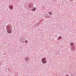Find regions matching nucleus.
I'll return each mask as SVG.
<instances>
[{
  "instance_id": "obj_17",
  "label": "nucleus",
  "mask_w": 76,
  "mask_h": 76,
  "mask_svg": "<svg viewBox=\"0 0 76 76\" xmlns=\"http://www.w3.org/2000/svg\"><path fill=\"white\" fill-rule=\"evenodd\" d=\"M6 29H7V30L8 29V27H7V26L6 27Z\"/></svg>"
},
{
  "instance_id": "obj_14",
  "label": "nucleus",
  "mask_w": 76,
  "mask_h": 76,
  "mask_svg": "<svg viewBox=\"0 0 76 76\" xmlns=\"http://www.w3.org/2000/svg\"><path fill=\"white\" fill-rule=\"evenodd\" d=\"M8 69L9 71H10V68H8Z\"/></svg>"
},
{
  "instance_id": "obj_4",
  "label": "nucleus",
  "mask_w": 76,
  "mask_h": 76,
  "mask_svg": "<svg viewBox=\"0 0 76 76\" xmlns=\"http://www.w3.org/2000/svg\"><path fill=\"white\" fill-rule=\"evenodd\" d=\"M7 32L8 34H11L12 31L10 29H7Z\"/></svg>"
},
{
  "instance_id": "obj_15",
  "label": "nucleus",
  "mask_w": 76,
  "mask_h": 76,
  "mask_svg": "<svg viewBox=\"0 0 76 76\" xmlns=\"http://www.w3.org/2000/svg\"><path fill=\"white\" fill-rule=\"evenodd\" d=\"M34 25L35 26H37V25L36 23Z\"/></svg>"
},
{
  "instance_id": "obj_9",
  "label": "nucleus",
  "mask_w": 76,
  "mask_h": 76,
  "mask_svg": "<svg viewBox=\"0 0 76 76\" xmlns=\"http://www.w3.org/2000/svg\"><path fill=\"white\" fill-rule=\"evenodd\" d=\"M36 10V7H34L33 9H32V11H35V10Z\"/></svg>"
},
{
  "instance_id": "obj_5",
  "label": "nucleus",
  "mask_w": 76,
  "mask_h": 76,
  "mask_svg": "<svg viewBox=\"0 0 76 76\" xmlns=\"http://www.w3.org/2000/svg\"><path fill=\"white\" fill-rule=\"evenodd\" d=\"M9 8L11 10H13V6H9Z\"/></svg>"
},
{
  "instance_id": "obj_13",
  "label": "nucleus",
  "mask_w": 76,
  "mask_h": 76,
  "mask_svg": "<svg viewBox=\"0 0 76 76\" xmlns=\"http://www.w3.org/2000/svg\"><path fill=\"white\" fill-rule=\"evenodd\" d=\"M25 43H26V44L28 43V40H25Z\"/></svg>"
},
{
  "instance_id": "obj_7",
  "label": "nucleus",
  "mask_w": 76,
  "mask_h": 76,
  "mask_svg": "<svg viewBox=\"0 0 76 76\" xmlns=\"http://www.w3.org/2000/svg\"><path fill=\"white\" fill-rule=\"evenodd\" d=\"M62 39V37L61 36H59L58 38L57 39L58 40H60V39Z\"/></svg>"
},
{
  "instance_id": "obj_3",
  "label": "nucleus",
  "mask_w": 76,
  "mask_h": 76,
  "mask_svg": "<svg viewBox=\"0 0 76 76\" xmlns=\"http://www.w3.org/2000/svg\"><path fill=\"white\" fill-rule=\"evenodd\" d=\"M20 40H21V42H25L24 41H25V38L24 37H22L20 39Z\"/></svg>"
},
{
  "instance_id": "obj_1",
  "label": "nucleus",
  "mask_w": 76,
  "mask_h": 76,
  "mask_svg": "<svg viewBox=\"0 0 76 76\" xmlns=\"http://www.w3.org/2000/svg\"><path fill=\"white\" fill-rule=\"evenodd\" d=\"M41 60L42 61V63L43 64H45L47 63V61H46V58H43L41 59Z\"/></svg>"
},
{
  "instance_id": "obj_10",
  "label": "nucleus",
  "mask_w": 76,
  "mask_h": 76,
  "mask_svg": "<svg viewBox=\"0 0 76 76\" xmlns=\"http://www.w3.org/2000/svg\"><path fill=\"white\" fill-rule=\"evenodd\" d=\"M48 13H49L50 15H52V12H48Z\"/></svg>"
},
{
  "instance_id": "obj_18",
  "label": "nucleus",
  "mask_w": 76,
  "mask_h": 76,
  "mask_svg": "<svg viewBox=\"0 0 76 76\" xmlns=\"http://www.w3.org/2000/svg\"><path fill=\"white\" fill-rule=\"evenodd\" d=\"M39 23H41V22L39 21Z\"/></svg>"
},
{
  "instance_id": "obj_8",
  "label": "nucleus",
  "mask_w": 76,
  "mask_h": 76,
  "mask_svg": "<svg viewBox=\"0 0 76 76\" xmlns=\"http://www.w3.org/2000/svg\"><path fill=\"white\" fill-rule=\"evenodd\" d=\"M73 44H74V43H73V42H71L70 43V45H71V46H73Z\"/></svg>"
},
{
  "instance_id": "obj_19",
  "label": "nucleus",
  "mask_w": 76,
  "mask_h": 76,
  "mask_svg": "<svg viewBox=\"0 0 76 76\" xmlns=\"http://www.w3.org/2000/svg\"><path fill=\"white\" fill-rule=\"evenodd\" d=\"M71 0V1H72V0Z\"/></svg>"
},
{
  "instance_id": "obj_6",
  "label": "nucleus",
  "mask_w": 76,
  "mask_h": 76,
  "mask_svg": "<svg viewBox=\"0 0 76 76\" xmlns=\"http://www.w3.org/2000/svg\"><path fill=\"white\" fill-rule=\"evenodd\" d=\"M29 58L28 57H26L25 58V60L26 61H27L28 60H29Z\"/></svg>"
},
{
  "instance_id": "obj_12",
  "label": "nucleus",
  "mask_w": 76,
  "mask_h": 76,
  "mask_svg": "<svg viewBox=\"0 0 76 76\" xmlns=\"http://www.w3.org/2000/svg\"><path fill=\"white\" fill-rule=\"evenodd\" d=\"M40 24V23L38 22L36 23V25H39Z\"/></svg>"
},
{
  "instance_id": "obj_2",
  "label": "nucleus",
  "mask_w": 76,
  "mask_h": 76,
  "mask_svg": "<svg viewBox=\"0 0 76 76\" xmlns=\"http://www.w3.org/2000/svg\"><path fill=\"white\" fill-rule=\"evenodd\" d=\"M44 17L45 18H50V16H49L48 14H45L44 15Z\"/></svg>"
},
{
  "instance_id": "obj_16",
  "label": "nucleus",
  "mask_w": 76,
  "mask_h": 76,
  "mask_svg": "<svg viewBox=\"0 0 76 76\" xmlns=\"http://www.w3.org/2000/svg\"><path fill=\"white\" fill-rule=\"evenodd\" d=\"M29 6L30 7V8H31V5H30Z\"/></svg>"
},
{
  "instance_id": "obj_11",
  "label": "nucleus",
  "mask_w": 76,
  "mask_h": 76,
  "mask_svg": "<svg viewBox=\"0 0 76 76\" xmlns=\"http://www.w3.org/2000/svg\"><path fill=\"white\" fill-rule=\"evenodd\" d=\"M7 26L8 28V29H10V26Z\"/></svg>"
}]
</instances>
